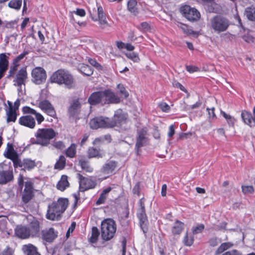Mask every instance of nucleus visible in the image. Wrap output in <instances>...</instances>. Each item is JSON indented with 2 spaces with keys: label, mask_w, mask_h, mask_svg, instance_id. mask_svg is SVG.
I'll use <instances>...</instances> for the list:
<instances>
[{
  "label": "nucleus",
  "mask_w": 255,
  "mask_h": 255,
  "mask_svg": "<svg viewBox=\"0 0 255 255\" xmlns=\"http://www.w3.org/2000/svg\"><path fill=\"white\" fill-rule=\"evenodd\" d=\"M126 118L122 114L116 113L114 115V119L110 120L103 117H95L90 122V126L92 129L99 128H111L117 126V123L125 122Z\"/></svg>",
  "instance_id": "1"
},
{
  "label": "nucleus",
  "mask_w": 255,
  "mask_h": 255,
  "mask_svg": "<svg viewBox=\"0 0 255 255\" xmlns=\"http://www.w3.org/2000/svg\"><path fill=\"white\" fill-rule=\"evenodd\" d=\"M68 205V200L66 198H60L56 201L53 202L48 205L46 218L48 220L58 221Z\"/></svg>",
  "instance_id": "2"
},
{
  "label": "nucleus",
  "mask_w": 255,
  "mask_h": 255,
  "mask_svg": "<svg viewBox=\"0 0 255 255\" xmlns=\"http://www.w3.org/2000/svg\"><path fill=\"white\" fill-rule=\"evenodd\" d=\"M52 83L59 85L64 84L66 88L71 89L74 87L73 76L67 71L60 69L54 72L50 78Z\"/></svg>",
  "instance_id": "3"
},
{
  "label": "nucleus",
  "mask_w": 255,
  "mask_h": 255,
  "mask_svg": "<svg viewBox=\"0 0 255 255\" xmlns=\"http://www.w3.org/2000/svg\"><path fill=\"white\" fill-rule=\"evenodd\" d=\"M56 134V132L52 128H39L35 133L36 140L32 143L42 146H47L50 143V140L53 138Z\"/></svg>",
  "instance_id": "4"
},
{
  "label": "nucleus",
  "mask_w": 255,
  "mask_h": 255,
  "mask_svg": "<svg viewBox=\"0 0 255 255\" xmlns=\"http://www.w3.org/2000/svg\"><path fill=\"white\" fill-rule=\"evenodd\" d=\"M101 236L104 240L109 241L112 239L116 232L115 222L111 219H107L101 223Z\"/></svg>",
  "instance_id": "5"
},
{
  "label": "nucleus",
  "mask_w": 255,
  "mask_h": 255,
  "mask_svg": "<svg viewBox=\"0 0 255 255\" xmlns=\"http://www.w3.org/2000/svg\"><path fill=\"white\" fill-rule=\"evenodd\" d=\"M210 24L214 32L220 33L228 29L230 25V21L223 16L217 15L211 19Z\"/></svg>",
  "instance_id": "6"
},
{
  "label": "nucleus",
  "mask_w": 255,
  "mask_h": 255,
  "mask_svg": "<svg viewBox=\"0 0 255 255\" xmlns=\"http://www.w3.org/2000/svg\"><path fill=\"white\" fill-rule=\"evenodd\" d=\"M12 168L9 165L4 163H0V184H5L13 180Z\"/></svg>",
  "instance_id": "7"
},
{
  "label": "nucleus",
  "mask_w": 255,
  "mask_h": 255,
  "mask_svg": "<svg viewBox=\"0 0 255 255\" xmlns=\"http://www.w3.org/2000/svg\"><path fill=\"white\" fill-rule=\"evenodd\" d=\"M144 199L143 198L140 199L139 201V208L137 210V216L139 220V224L141 229L144 233L147 232L146 224L147 223V218L145 214L144 206Z\"/></svg>",
  "instance_id": "8"
},
{
  "label": "nucleus",
  "mask_w": 255,
  "mask_h": 255,
  "mask_svg": "<svg viewBox=\"0 0 255 255\" xmlns=\"http://www.w3.org/2000/svg\"><path fill=\"white\" fill-rule=\"evenodd\" d=\"M31 80L35 84L39 85L45 82L47 75L45 70L42 67H36L31 71Z\"/></svg>",
  "instance_id": "9"
},
{
  "label": "nucleus",
  "mask_w": 255,
  "mask_h": 255,
  "mask_svg": "<svg viewBox=\"0 0 255 255\" xmlns=\"http://www.w3.org/2000/svg\"><path fill=\"white\" fill-rule=\"evenodd\" d=\"M182 14L189 21H194L198 20L200 17V12L195 8L185 5L180 8Z\"/></svg>",
  "instance_id": "10"
},
{
  "label": "nucleus",
  "mask_w": 255,
  "mask_h": 255,
  "mask_svg": "<svg viewBox=\"0 0 255 255\" xmlns=\"http://www.w3.org/2000/svg\"><path fill=\"white\" fill-rule=\"evenodd\" d=\"M77 176L79 179V192H83L96 186V182L91 178L85 177L79 173L77 174Z\"/></svg>",
  "instance_id": "11"
},
{
  "label": "nucleus",
  "mask_w": 255,
  "mask_h": 255,
  "mask_svg": "<svg viewBox=\"0 0 255 255\" xmlns=\"http://www.w3.org/2000/svg\"><path fill=\"white\" fill-rule=\"evenodd\" d=\"M34 196L33 184L31 181L25 182L24 188L21 192L22 201L25 204L28 203Z\"/></svg>",
  "instance_id": "12"
},
{
  "label": "nucleus",
  "mask_w": 255,
  "mask_h": 255,
  "mask_svg": "<svg viewBox=\"0 0 255 255\" xmlns=\"http://www.w3.org/2000/svg\"><path fill=\"white\" fill-rule=\"evenodd\" d=\"M27 79V72L26 68L20 69L16 74L14 79L13 81V85L18 87V90L21 88L22 85H25Z\"/></svg>",
  "instance_id": "13"
},
{
  "label": "nucleus",
  "mask_w": 255,
  "mask_h": 255,
  "mask_svg": "<svg viewBox=\"0 0 255 255\" xmlns=\"http://www.w3.org/2000/svg\"><path fill=\"white\" fill-rule=\"evenodd\" d=\"M29 225L27 227L31 237H37L39 236L40 230L39 221L35 218L31 216L28 219Z\"/></svg>",
  "instance_id": "14"
},
{
  "label": "nucleus",
  "mask_w": 255,
  "mask_h": 255,
  "mask_svg": "<svg viewBox=\"0 0 255 255\" xmlns=\"http://www.w3.org/2000/svg\"><path fill=\"white\" fill-rule=\"evenodd\" d=\"M38 107L50 117L54 118L56 115L54 107L47 100H44L39 102Z\"/></svg>",
  "instance_id": "15"
},
{
  "label": "nucleus",
  "mask_w": 255,
  "mask_h": 255,
  "mask_svg": "<svg viewBox=\"0 0 255 255\" xmlns=\"http://www.w3.org/2000/svg\"><path fill=\"white\" fill-rule=\"evenodd\" d=\"M103 105L106 104H117L120 103V98L110 90L103 92Z\"/></svg>",
  "instance_id": "16"
},
{
  "label": "nucleus",
  "mask_w": 255,
  "mask_h": 255,
  "mask_svg": "<svg viewBox=\"0 0 255 255\" xmlns=\"http://www.w3.org/2000/svg\"><path fill=\"white\" fill-rule=\"evenodd\" d=\"M117 166V162L115 161L110 160L105 163L101 169V172L107 176L105 178L112 175Z\"/></svg>",
  "instance_id": "17"
},
{
  "label": "nucleus",
  "mask_w": 255,
  "mask_h": 255,
  "mask_svg": "<svg viewBox=\"0 0 255 255\" xmlns=\"http://www.w3.org/2000/svg\"><path fill=\"white\" fill-rule=\"evenodd\" d=\"M14 233L16 236L22 239H26L31 237L26 226L17 225L14 229Z\"/></svg>",
  "instance_id": "18"
},
{
  "label": "nucleus",
  "mask_w": 255,
  "mask_h": 255,
  "mask_svg": "<svg viewBox=\"0 0 255 255\" xmlns=\"http://www.w3.org/2000/svg\"><path fill=\"white\" fill-rule=\"evenodd\" d=\"M9 53L0 54V79L3 77L8 66V56Z\"/></svg>",
  "instance_id": "19"
},
{
  "label": "nucleus",
  "mask_w": 255,
  "mask_h": 255,
  "mask_svg": "<svg viewBox=\"0 0 255 255\" xmlns=\"http://www.w3.org/2000/svg\"><path fill=\"white\" fill-rule=\"evenodd\" d=\"M18 123L20 125L30 128H34L36 125L35 118L30 115L21 117L19 119Z\"/></svg>",
  "instance_id": "20"
},
{
  "label": "nucleus",
  "mask_w": 255,
  "mask_h": 255,
  "mask_svg": "<svg viewBox=\"0 0 255 255\" xmlns=\"http://www.w3.org/2000/svg\"><path fill=\"white\" fill-rule=\"evenodd\" d=\"M42 238L47 242H52L57 236L53 228L46 229L41 232Z\"/></svg>",
  "instance_id": "21"
},
{
  "label": "nucleus",
  "mask_w": 255,
  "mask_h": 255,
  "mask_svg": "<svg viewBox=\"0 0 255 255\" xmlns=\"http://www.w3.org/2000/svg\"><path fill=\"white\" fill-rule=\"evenodd\" d=\"M146 133V130L143 128L138 131V136L135 144V147L137 150L145 144L147 141Z\"/></svg>",
  "instance_id": "22"
},
{
  "label": "nucleus",
  "mask_w": 255,
  "mask_h": 255,
  "mask_svg": "<svg viewBox=\"0 0 255 255\" xmlns=\"http://www.w3.org/2000/svg\"><path fill=\"white\" fill-rule=\"evenodd\" d=\"M80 108L81 105L79 101H73L68 110L69 116L76 119L80 113Z\"/></svg>",
  "instance_id": "23"
},
{
  "label": "nucleus",
  "mask_w": 255,
  "mask_h": 255,
  "mask_svg": "<svg viewBox=\"0 0 255 255\" xmlns=\"http://www.w3.org/2000/svg\"><path fill=\"white\" fill-rule=\"evenodd\" d=\"M103 92L93 93L89 98L88 102L90 105H94L100 103L103 105Z\"/></svg>",
  "instance_id": "24"
},
{
  "label": "nucleus",
  "mask_w": 255,
  "mask_h": 255,
  "mask_svg": "<svg viewBox=\"0 0 255 255\" xmlns=\"http://www.w3.org/2000/svg\"><path fill=\"white\" fill-rule=\"evenodd\" d=\"M22 111L24 114H31L34 115L35 119L39 125L41 124V123L44 120V118L41 114L37 113L34 109L29 107H24L22 108Z\"/></svg>",
  "instance_id": "25"
},
{
  "label": "nucleus",
  "mask_w": 255,
  "mask_h": 255,
  "mask_svg": "<svg viewBox=\"0 0 255 255\" xmlns=\"http://www.w3.org/2000/svg\"><path fill=\"white\" fill-rule=\"evenodd\" d=\"M98 11V17L96 16L93 15L91 13V17L94 21H99V23L101 25H103L107 23V21L106 19V15L104 12L102 6H99L97 8Z\"/></svg>",
  "instance_id": "26"
},
{
  "label": "nucleus",
  "mask_w": 255,
  "mask_h": 255,
  "mask_svg": "<svg viewBox=\"0 0 255 255\" xmlns=\"http://www.w3.org/2000/svg\"><path fill=\"white\" fill-rule=\"evenodd\" d=\"M241 117L244 122L250 127L255 126L254 117L251 113L246 111H243L241 114Z\"/></svg>",
  "instance_id": "27"
},
{
  "label": "nucleus",
  "mask_w": 255,
  "mask_h": 255,
  "mask_svg": "<svg viewBox=\"0 0 255 255\" xmlns=\"http://www.w3.org/2000/svg\"><path fill=\"white\" fill-rule=\"evenodd\" d=\"M22 250L25 255H40L37 248L30 244L23 245Z\"/></svg>",
  "instance_id": "28"
},
{
  "label": "nucleus",
  "mask_w": 255,
  "mask_h": 255,
  "mask_svg": "<svg viewBox=\"0 0 255 255\" xmlns=\"http://www.w3.org/2000/svg\"><path fill=\"white\" fill-rule=\"evenodd\" d=\"M3 154L5 157L10 160L18 155V153L14 150L12 144L9 142L7 144L6 148Z\"/></svg>",
  "instance_id": "29"
},
{
  "label": "nucleus",
  "mask_w": 255,
  "mask_h": 255,
  "mask_svg": "<svg viewBox=\"0 0 255 255\" xmlns=\"http://www.w3.org/2000/svg\"><path fill=\"white\" fill-rule=\"evenodd\" d=\"M8 104L9 105V108L8 111L6 113L7 122H14L16 121L17 118L15 110H13L12 105L11 103L8 101Z\"/></svg>",
  "instance_id": "30"
},
{
  "label": "nucleus",
  "mask_w": 255,
  "mask_h": 255,
  "mask_svg": "<svg viewBox=\"0 0 255 255\" xmlns=\"http://www.w3.org/2000/svg\"><path fill=\"white\" fill-rule=\"evenodd\" d=\"M69 186V183L67 176L65 175H62L60 180L57 184V189L60 191H64Z\"/></svg>",
  "instance_id": "31"
},
{
  "label": "nucleus",
  "mask_w": 255,
  "mask_h": 255,
  "mask_svg": "<svg viewBox=\"0 0 255 255\" xmlns=\"http://www.w3.org/2000/svg\"><path fill=\"white\" fill-rule=\"evenodd\" d=\"M78 69L83 75L90 76L93 73V69L89 65L85 64H80L78 66Z\"/></svg>",
  "instance_id": "32"
},
{
  "label": "nucleus",
  "mask_w": 255,
  "mask_h": 255,
  "mask_svg": "<svg viewBox=\"0 0 255 255\" xmlns=\"http://www.w3.org/2000/svg\"><path fill=\"white\" fill-rule=\"evenodd\" d=\"M185 225L183 223L176 220L172 228V233L174 235H179L184 228Z\"/></svg>",
  "instance_id": "33"
},
{
  "label": "nucleus",
  "mask_w": 255,
  "mask_h": 255,
  "mask_svg": "<svg viewBox=\"0 0 255 255\" xmlns=\"http://www.w3.org/2000/svg\"><path fill=\"white\" fill-rule=\"evenodd\" d=\"M112 190V188L109 187L105 189L101 194L97 201H96V204L98 205L104 204L107 198L108 193Z\"/></svg>",
  "instance_id": "34"
},
{
  "label": "nucleus",
  "mask_w": 255,
  "mask_h": 255,
  "mask_svg": "<svg viewBox=\"0 0 255 255\" xmlns=\"http://www.w3.org/2000/svg\"><path fill=\"white\" fill-rule=\"evenodd\" d=\"M234 244L231 242L223 243L221 244L215 252V255H219L224 252L225 251L231 248Z\"/></svg>",
  "instance_id": "35"
},
{
  "label": "nucleus",
  "mask_w": 255,
  "mask_h": 255,
  "mask_svg": "<svg viewBox=\"0 0 255 255\" xmlns=\"http://www.w3.org/2000/svg\"><path fill=\"white\" fill-rule=\"evenodd\" d=\"M79 164L83 170L88 172H92L93 171V168L90 165L89 162L83 158H81L79 161Z\"/></svg>",
  "instance_id": "36"
},
{
  "label": "nucleus",
  "mask_w": 255,
  "mask_h": 255,
  "mask_svg": "<svg viewBox=\"0 0 255 255\" xmlns=\"http://www.w3.org/2000/svg\"><path fill=\"white\" fill-rule=\"evenodd\" d=\"M22 164L23 168L28 170L32 169L36 166L35 161L30 159H23Z\"/></svg>",
  "instance_id": "37"
},
{
  "label": "nucleus",
  "mask_w": 255,
  "mask_h": 255,
  "mask_svg": "<svg viewBox=\"0 0 255 255\" xmlns=\"http://www.w3.org/2000/svg\"><path fill=\"white\" fill-rule=\"evenodd\" d=\"M66 155L69 158H73L76 154V145L72 143L65 151Z\"/></svg>",
  "instance_id": "38"
},
{
  "label": "nucleus",
  "mask_w": 255,
  "mask_h": 255,
  "mask_svg": "<svg viewBox=\"0 0 255 255\" xmlns=\"http://www.w3.org/2000/svg\"><path fill=\"white\" fill-rule=\"evenodd\" d=\"M65 164L66 158L65 156L63 155H60L54 165V168L55 169L62 170L65 167Z\"/></svg>",
  "instance_id": "39"
},
{
  "label": "nucleus",
  "mask_w": 255,
  "mask_h": 255,
  "mask_svg": "<svg viewBox=\"0 0 255 255\" xmlns=\"http://www.w3.org/2000/svg\"><path fill=\"white\" fill-rule=\"evenodd\" d=\"M246 14L247 18L252 21H255V7H248L246 9Z\"/></svg>",
  "instance_id": "40"
},
{
  "label": "nucleus",
  "mask_w": 255,
  "mask_h": 255,
  "mask_svg": "<svg viewBox=\"0 0 255 255\" xmlns=\"http://www.w3.org/2000/svg\"><path fill=\"white\" fill-rule=\"evenodd\" d=\"M100 235V232L98 229L96 227H93L92 228L91 237L90 239V241L92 243H95L97 242L98 237Z\"/></svg>",
  "instance_id": "41"
},
{
  "label": "nucleus",
  "mask_w": 255,
  "mask_h": 255,
  "mask_svg": "<svg viewBox=\"0 0 255 255\" xmlns=\"http://www.w3.org/2000/svg\"><path fill=\"white\" fill-rule=\"evenodd\" d=\"M88 153L90 158L102 157V154L101 153L100 150L94 147L90 148Z\"/></svg>",
  "instance_id": "42"
},
{
  "label": "nucleus",
  "mask_w": 255,
  "mask_h": 255,
  "mask_svg": "<svg viewBox=\"0 0 255 255\" xmlns=\"http://www.w3.org/2000/svg\"><path fill=\"white\" fill-rule=\"evenodd\" d=\"M22 5V0H11L8 3L9 7L19 10Z\"/></svg>",
  "instance_id": "43"
},
{
  "label": "nucleus",
  "mask_w": 255,
  "mask_h": 255,
  "mask_svg": "<svg viewBox=\"0 0 255 255\" xmlns=\"http://www.w3.org/2000/svg\"><path fill=\"white\" fill-rule=\"evenodd\" d=\"M221 115L224 117V118L227 120V122L230 126H234V125L235 122V118L231 116V115L226 114L225 112L221 111Z\"/></svg>",
  "instance_id": "44"
},
{
  "label": "nucleus",
  "mask_w": 255,
  "mask_h": 255,
  "mask_svg": "<svg viewBox=\"0 0 255 255\" xmlns=\"http://www.w3.org/2000/svg\"><path fill=\"white\" fill-rule=\"evenodd\" d=\"M205 226L202 224H197L196 226L192 228V231L193 235H197L202 232Z\"/></svg>",
  "instance_id": "45"
},
{
  "label": "nucleus",
  "mask_w": 255,
  "mask_h": 255,
  "mask_svg": "<svg viewBox=\"0 0 255 255\" xmlns=\"http://www.w3.org/2000/svg\"><path fill=\"white\" fill-rule=\"evenodd\" d=\"M128 10L132 12L135 13L136 12V2L135 0H130L128 2Z\"/></svg>",
  "instance_id": "46"
},
{
  "label": "nucleus",
  "mask_w": 255,
  "mask_h": 255,
  "mask_svg": "<svg viewBox=\"0 0 255 255\" xmlns=\"http://www.w3.org/2000/svg\"><path fill=\"white\" fill-rule=\"evenodd\" d=\"M194 242V238L193 236H191L190 238H189L188 236L187 233H186V235L184 237V240H183V243L185 244V245L187 246H191Z\"/></svg>",
  "instance_id": "47"
},
{
  "label": "nucleus",
  "mask_w": 255,
  "mask_h": 255,
  "mask_svg": "<svg viewBox=\"0 0 255 255\" xmlns=\"http://www.w3.org/2000/svg\"><path fill=\"white\" fill-rule=\"evenodd\" d=\"M137 28L142 32H146L149 30L150 26L146 22H141L138 26H137Z\"/></svg>",
  "instance_id": "48"
},
{
  "label": "nucleus",
  "mask_w": 255,
  "mask_h": 255,
  "mask_svg": "<svg viewBox=\"0 0 255 255\" xmlns=\"http://www.w3.org/2000/svg\"><path fill=\"white\" fill-rule=\"evenodd\" d=\"M126 55L128 58L134 62H137L139 61L138 54L135 52L128 53L126 54Z\"/></svg>",
  "instance_id": "49"
},
{
  "label": "nucleus",
  "mask_w": 255,
  "mask_h": 255,
  "mask_svg": "<svg viewBox=\"0 0 255 255\" xmlns=\"http://www.w3.org/2000/svg\"><path fill=\"white\" fill-rule=\"evenodd\" d=\"M28 52L27 51H23L20 55L17 56L15 59H13L12 64H19V62L26 55H27Z\"/></svg>",
  "instance_id": "50"
},
{
  "label": "nucleus",
  "mask_w": 255,
  "mask_h": 255,
  "mask_svg": "<svg viewBox=\"0 0 255 255\" xmlns=\"http://www.w3.org/2000/svg\"><path fill=\"white\" fill-rule=\"evenodd\" d=\"M118 89L119 90L120 93L121 95H123L125 98H127L128 97V93L126 90L125 88L122 84H118L117 86Z\"/></svg>",
  "instance_id": "51"
},
{
  "label": "nucleus",
  "mask_w": 255,
  "mask_h": 255,
  "mask_svg": "<svg viewBox=\"0 0 255 255\" xmlns=\"http://www.w3.org/2000/svg\"><path fill=\"white\" fill-rule=\"evenodd\" d=\"M11 160L13 162L14 168H17L18 167H22V161H21L18 155L12 158Z\"/></svg>",
  "instance_id": "52"
},
{
  "label": "nucleus",
  "mask_w": 255,
  "mask_h": 255,
  "mask_svg": "<svg viewBox=\"0 0 255 255\" xmlns=\"http://www.w3.org/2000/svg\"><path fill=\"white\" fill-rule=\"evenodd\" d=\"M19 66V64H13L12 66H11L10 67L9 70V74L8 75V77H13L15 72L17 70V68Z\"/></svg>",
  "instance_id": "53"
},
{
  "label": "nucleus",
  "mask_w": 255,
  "mask_h": 255,
  "mask_svg": "<svg viewBox=\"0 0 255 255\" xmlns=\"http://www.w3.org/2000/svg\"><path fill=\"white\" fill-rule=\"evenodd\" d=\"M52 145L56 149L60 150H63L65 147L64 143L61 141H55Z\"/></svg>",
  "instance_id": "54"
},
{
  "label": "nucleus",
  "mask_w": 255,
  "mask_h": 255,
  "mask_svg": "<svg viewBox=\"0 0 255 255\" xmlns=\"http://www.w3.org/2000/svg\"><path fill=\"white\" fill-rule=\"evenodd\" d=\"M104 140H107L109 142H110L111 140V135L109 134H107L104 135V136L96 138L94 141V142L96 143L97 142H100Z\"/></svg>",
  "instance_id": "55"
},
{
  "label": "nucleus",
  "mask_w": 255,
  "mask_h": 255,
  "mask_svg": "<svg viewBox=\"0 0 255 255\" xmlns=\"http://www.w3.org/2000/svg\"><path fill=\"white\" fill-rule=\"evenodd\" d=\"M221 242V240L217 237L212 238L209 240V245L212 247L217 246Z\"/></svg>",
  "instance_id": "56"
},
{
  "label": "nucleus",
  "mask_w": 255,
  "mask_h": 255,
  "mask_svg": "<svg viewBox=\"0 0 255 255\" xmlns=\"http://www.w3.org/2000/svg\"><path fill=\"white\" fill-rule=\"evenodd\" d=\"M88 61L91 65L94 66L97 69H102V66L99 63H98L97 61L94 59L90 58L89 59Z\"/></svg>",
  "instance_id": "57"
},
{
  "label": "nucleus",
  "mask_w": 255,
  "mask_h": 255,
  "mask_svg": "<svg viewBox=\"0 0 255 255\" xmlns=\"http://www.w3.org/2000/svg\"><path fill=\"white\" fill-rule=\"evenodd\" d=\"M206 110L208 111L209 118L210 119L214 120L216 118V116L215 114V108H212L211 109L207 108Z\"/></svg>",
  "instance_id": "58"
},
{
  "label": "nucleus",
  "mask_w": 255,
  "mask_h": 255,
  "mask_svg": "<svg viewBox=\"0 0 255 255\" xmlns=\"http://www.w3.org/2000/svg\"><path fill=\"white\" fill-rule=\"evenodd\" d=\"M242 191L245 194L252 193L254 192V188L252 186H242Z\"/></svg>",
  "instance_id": "59"
},
{
  "label": "nucleus",
  "mask_w": 255,
  "mask_h": 255,
  "mask_svg": "<svg viewBox=\"0 0 255 255\" xmlns=\"http://www.w3.org/2000/svg\"><path fill=\"white\" fill-rule=\"evenodd\" d=\"M242 38L247 43L254 42V37L249 34L242 36Z\"/></svg>",
  "instance_id": "60"
},
{
  "label": "nucleus",
  "mask_w": 255,
  "mask_h": 255,
  "mask_svg": "<svg viewBox=\"0 0 255 255\" xmlns=\"http://www.w3.org/2000/svg\"><path fill=\"white\" fill-rule=\"evenodd\" d=\"M226 226L227 223L226 222H222L219 224L218 225L215 226L214 230L216 231H219L223 229L226 230Z\"/></svg>",
  "instance_id": "61"
},
{
  "label": "nucleus",
  "mask_w": 255,
  "mask_h": 255,
  "mask_svg": "<svg viewBox=\"0 0 255 255\" xmlns=\"http://www.w3.org/2000/svg\"><path fill=\"white\" fill-rule=\"evenodd\" d=\"M159 107L160 109L164 112H167L170 109L169 106L166 103H161L159 104Z\"/></svg>",
  "instance_id": "62"
},
{
  "label": "nucleus",
  "mask_w": 255,
  "mask_h": 255,
  "mask_svg": "<svg viewBox=\"0 0 255 255\" xmlns=\"http://www.w3.org/2000/svg\"><path fill=\"white\" fill-rule=\"evenodd\" d=\"M222 255H242V254L240 251L237 250H233L225 252Z\"/></svg>",
  "instance_id": "63"
},
{
  "label": "nucleus",
  "mask_w": 255,
  "mask_h": 255,
  "mask_svg": "<svg viewBox=\"0 0 255 255\" xmlns=\"http://www.w3.org/2000/svg\"><path fill=\"white\" fill-rule=\"evenodd\" d=\"M173 86L176 88H179L181 91L186 93L187 90L180 83L176 81H174L172 83Z\"/></svg>",
  "instance_id": "64"
}]
</instances>
